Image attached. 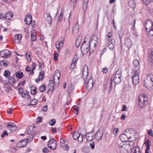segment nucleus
Masks as SVG:
<instances>
[{
	"label": "nucleus",
	"instance_id": "49",
	"mask_svg": "<svg viewBox=\"0 0 153 153\" xmlns=\"http://www.w3.org/2000/svg\"><path fill=\"white\" fill-rule=\"evenodd\" d=\"M62 10H61V12L59 15L58 20L59 21H61L63 19V12H62Z\"/></svg>",
	"mask_w": 153,
	"mask_h": 153
},
{
	"label": "nucleus",
	"instance_id": "35",
	"mask_svg": "<svg viewBox=\"0 0 153 153\" xmlns=\"http://www.w3.org/2000/svg\"><path fill=\"white\" fill-rule=\"evenodd\" d=\"M89 0H83V8L85 10L87 7V3Z\"/></svg>",
	"mask_w": 153,
	"mask_h": 153
},
{
	"label": "nucleus",
	"instance_id": "45",
	"mask_svg": "<svg viewBox=\"0 0 153 153\" xmlns=\"http://www.w3.org/2000/svg\"><path fill=\"white\" fill-rule=\"evenodd\" d=\"M100 101L95 102H94V106L96 108H98L100 105Z\"/></svg>",
	"mask_w": 153,
	"mask_h": 153
},
{
	"label": "nucleus",
	"instance_id": "59",
	"mask_svg": "<svg viewBox=\"0 0 153 153\" xmlns=\"http://www.w3.org/2000/svg\"><path fill=\"white\" fill-rule=\"evenodd\" d=\"M108 47L109 49L112 50L114 48V45L112 43H111L109 45Z\"/></svg>",
	"mask_w": 153,
	"mask_h": 153
},
{
	"label": "nucleus",
	"instance_id": "48",
	"mask_svg": "<svg viewBox=\"0 0 153 153\" xmlns=\"http://www.w3.org/2000/svg\"><path fill=\"white\" fill-rule=\"evenodd\" d=\"M48 109V107L47 105H45L42 107L41 108V110L42 111L46 112Z\"/></svg>",
	"mask_w": 153,
	"mask_h": 153
},
{
	"label": "nucleus",
	"instance_id": "8",
	"mask_svg": "<svg viewBox=\"0 0 153 153\" xmlns=\"http://www.w3.org/2000/svg\"><path fill=\"white\" fill-rule=\"evenodd\" d=\"M48 146L49 148L54 150L56 147V142L54 139H51L48 142Z\"/></svg>",
	"mask_w": 153,
	"mask_h": 153
},
{
	"label": "nucleus",
	"instance_id": "38",
	"mask_svg": "<svg viewBox=\"0 0 153 153\" xmlns=\"http://www.w3.org/2000/svg\"><path fill=\"white\" fill-rule=\"evenodd\" d=\"M133 153H141L140 152V148L137 146L133 148Z\"/></svg>",
	"mask_w": 153,
	"mask_h": 153
},
{
	"label": "nucleus",
	"instance_id": "57",
	"mask_svg": "<svg viewBox=\"0 0 153 153\" xmlns=\"http://www.w3.org/2000/svg\"><path fill=\"white\" fill-rule=\"evenodd\" d=\"M54 59L55 61L57 60V57L58 56V54L57 53H55L53 54Z\"/></svg>",
	"mask_w": 153,
	"mask_h": 153
},
{
	"label": "nucleus",
	"instance_id": "14",
	"mask_svg": "<svg viewBox=\"0 0 153 153\" xmlns=\"http://www.w3.org/2000/svg\"><path fill=\"white\" fill-rule=\"evenodd\" d=\"M145 144L146 146V148L145 151V153H149V151H150V147L151 146V141L150 140L148 139L145 142Z\"/></svg>",
	"mask_w": 153,
	"mask_h": 153
},
{
	"label": "nucleus",
	"instance_id": "12",
	"mask_svg": "<svg viewBox=\"0 0 153 153\" xmlns=\"http://www.w3.org/2000/svg\"><path fill=\"white\" fill-rule=\"evenodd\" d=\"M7 127L8 129L10 131H14L17 129V127L15 124L12 122H9L8 123Z\"/></svg>",
	"mask_w": 153,
	"mask_h": 153
},
{
	"label": "nucleus",
	"instance_id": "19",
	"mask_svg": "<svg viewBox=\"0 0 153 153\" xmlns=\"http://www.w3.org/2000/svg\"><path fill=\"white\" fill-rule=\"evenodd\" d=\"M60 76V71L58 70H57L55 71L54 72V75L53 77V79L54 80L55 79H57L58 81L59 80V77Z\"/></svg>",
	"mask_w": 153,
	"mask_h": 153
},
{
	"label": "nucleus",
	"instance_id": "39",
	"mask_svg": "<svg viewBox=\"0 0 153 153\" xmlns=\"http://www.w3.org/2000/svg\"><path fill=\"white\" fill-rule=\"evenodd\" d=\"M38 102V100L36 99H33L30 100V105H36Z\"/></svg>",
	"mask_w": 153,
	"mask_h": 153
},
{
	"label": "nucleus",
	"instance_id": "1",
	"mask_svg": "<svg viewBox=\"0 0 153 153\" xmlns=\"http://www.w3.org/2000/svg\"><path fill=\"white\" fill-rule=\"evenodd\" d=\"M88 74V69L87 65L84 66L82 71V78L84 81L86 89L89 91L91 90L93 86V81L91 77L89 79L88 81L86 83V80Z\"/></svg>",
	"mask_w": 153,
	"mask_h": 153
},
{
	"label": "nucleus",
	"instance_id": "42",
	"mask_svg": "<svg viewBox=\"0 0 153 153\" xmlns=\"http://www.w3.org/2000/svg\"><path fill=\"white\" fill-rule=\"evenodd\" d=\"M16 76L18 78L20 79L22 78L23 76V73L20 71H18L16 73Z\"/></svg>",
	"mask_w": 153,
	"mask_h": 153
},
{
	"label": "nucleus",
	"instance_id": "40",
	"mask_svg": "<svg viewBox=\"0 0 153 153\" xmlns=\"http://www.w3.org/2000/svg\"><path fill=\"white\" fill-rule=\"evenodd\" d=\"M44 73V71H42L39 73V78L40 79L42 80L43 79Z\"/></svg>",
	"mask_w": 153,
	"mask_h": 153
},
{
	"label": "nucleus",
	"instance_id": "36",
	"mask_svg": "<svg viewBox=\"0 0 153 153\" xmlns=\"http://www.w3.org/2000/svg\"><path fill=\"white\" fill-rule=\"evenodd\" d=\"M8 78L9 79L8 82L10 85H12L14 83L15 79L14 78L10 76Z\"/></svg>",
	"mask_w": 153,
	"mask_h": 153
},
{
	"label": "nucleus",
	"instance_id": "16",
	"mask_svg": "<svg viewBox=\"0 0 153 153\" xmlns=\"http://www.w3.org/2000/svg\"><path fill=\"white\" fill-rule=\"evenodd\" d=\"M27 142L25 140H22L17 143V146L18 147L22 148L25 146L27 144Z\"/></svg>",
	"mask_w": 153,
	"mask_h": 153
},
{
	"label": "nucleus",
	"instance_id": "26",
	"mask_svg": "<svg viewBox=\"0 0 153 153\" xmlns=\"http://www.w3.org/2000/svg\"><path fill=\"white\" fill-rule=\"evenodd\" d=\"M82 37L80 36L78 37L75 43V45L76 47H78L79 45L81 44L82 42Z\"/></svg>",
	"mask_w": 153,
	"mask_h": 153
},
{
	"label": "nucleus",
	"instance_id": "55",
	"mask_svg": "<svg viewBox=\"0 0 153 153\" xmlns=\"http://www.w3.org/2000/svg\"><path fill=\"white\" fill-rule=\"evenodd\" d=\"M42 152L44 153H48L49 152V150L47 148L45 147L43 149Z\"/></svg>",
	"mask_w": 153,
	"mask_h": 153
},
{
	"label": "nucleus",
	"instance_id": "15",
	"mask_svg": "<svg viewBox=\"0 0 153 153\" xmlns=\"http://www.w3.org/2000/svg\"><path fill=\"white\" fill-rule=\"evenodd\" d=\"M32 16L30 14H27L25 18V21L26 24L29 25L32 22Z\"/></svg>",
	"mask_w": 153,
	"mask_h": 153
},
{
	"label": "nucleus",
	"instance_id": "64",
	"mask_svg": "<svg viewBox=\"0 0 153 153\" xmlns=\"http://www.w3.org/2000/svg\"><path fill=\"white\" fill-rule=\"evenodd\" d=\"M65 54H68L70 53V50L68 48H67L65 51Z\"/></svg>",
	"mask_w": 153,
	"mask_h": 153
},
{
	"label": "nucleus",
	"instance_id": "17",
	"mask_svg": "<svg viewBox=\"0 0 153 153\" xmlns=\"http://www.w3.org/2000/svg\"><path fill=\"white\" fill-rule=\"evenodd\" d=\"M103 135V133L102 131H98L96 134L95 135V138L97 140H99L101 139Z\"/></svg>",
	"mask_w": 153,
	"mask_h": 153
},
{
	"label": "nucleus",
	"instance_id": "25",
	"mask_svg": "<svg viewBox=\"0 0 153 153\" xmlns=\"http://www.w3.org/2000/svg\"><path fill=\"white\" fill-rule=\"evenodd\" d=\"M36 32L34 30H33L31 31V40L32 41H35L36 39Z\"/></svg>",
	"mask_w": 153,
	"mask_h": 153
},
{
	"label": "nucleus",
	"instance_id": "51",
	"mask_svg": "<svg viewBox=\"0 0 153 153\" xmlns=\"http://www.w3.org/2000/svg\"><path fill=\"white\" fill-rule=\"evenodd\" d=\"M133 63L135 67H137L139 64V62L137 60H135L133 61Z\"/></svg>",
	"mask_w": 153,
	"mask_h": 153
},
{
	"label": "nucleus",
	"instance_id": "23",
	"mask_svg": "<svg viewBox=\"0 0 153 153\" xmlns=\"http://www.w3.org/2000/svg\"><path fill=\"white\" fill-rule=\"evenodd\" d=\"M46 20L47 21L48 23L51 25L52 22V19L51 15L49 13H47L46 14Z\"/></svg>",
	"mask_w": 153,
	"mask_h": 153
},
{
	"label": "nucleus",
	"instance_id": "7",
	"mask_svg": "<svg viewBox=\"0 0 153 153\" xmlns=\"http://www.w3.org/2000/svg\"><path fill=\"white\" fill-rule=\"evenodd\" d=\"M64 42V40L62 37H61L59 38V40L57 41L55 43V46L57 51L59 52L60 50V48L63 46Z\"/></svg>",
	"mask_w": 153,
	"mask_h": 153
},
{
	"label": "nucleus",
	"instance_id": "30",
	"mask_svg": "<svg viewBox=\"0 0 153 153\" xmlns=\"http://www.w3.org/2000/svg\"><path fill=\"white\" fill-rule=\"evenodd\" d=\"M35 128V126H30L27 128V133L30 134H32V133L33 131V128Z\"/></svg>",
	"mask_w": 153,
	"mask_h": 153
},
{
	"label": "nucleus",
	"instance_id": "31",
	"mask_svg": "<svg viewBox=\"0 0 153 153\" xmlns=\"http://www.w3.org/2000/svg\"><path fill=\"white\" fill-rule=\"evenodd\" d=\"M119 147L120 149V153H127V150L124 148L123 146H119Z\"/></svg>",
	"mask_w": 153,
	"mask_h": 153
},
{
	"label": "nucleus",
	"instance_id": "60",
	"mask_svg": "<svg viewBox=\"0 0 153 153\" xmlns=\"http://www.w3.org/2000/svg\"><path fill=\"white\" fill-rule=\"evenodd\" d=\"M144 4L147 5L150 2V0H142Z\"/></svg>",
	"mask_w": 153,
	"mask_h": 153
},
{
	"label": "nucleus",
	"instance_id": "18",
	"mask_svg": "<svg viewBox=\"0 0 153 153\" xmlns=\"http://www.w3.org/2000/svg\"><path fill=\"white\" fill-rule=\"evenodd\" d=\"M140 72V69L138 68L137 69H134L131 73V76L132 77L136 76H139V75Z\"/></svg>",
	"mask_w": 153,
	"mask_h": 153
},
{
	"label": "nucleus",
	"instance_id": "56",
	"mask_svg": "<svg viewBox=\"0 0 153 153\" xmlns=\"http://www.w3.org/2000/svg\"><path fill=\"white\" fill-rule=\"evenodd\" d=\"M148 134L150 136L153 137V132L152 130L150 129L148 131Z\"/></svg>",
	"mask_w": 153,
	"mask_h": 153
},
{
	"label": "nucleus",
	"instance_id": "9",
	"mask_svg": "<svg viewBox=\"0 0 153 153\" xmlns=\"http://www.w3.org/2000/svg\"><path fill=\"white\" fill-rule=\"evenodd\" d=\"M90 47H91V46H90L89 44L88 45L83 44L81 46V51L84 54L88 53L89 50V52L91 53V51L90 50V49H89Z\"/></svg>",
	"mask_w": 153,
	"mask_h": 153
},
{
	"label": "nucleus",
	"instance_id": "34",
	"mask_svg": "<svg viewBox=\"0 0 153 153\" xmlns=\"http://www.w3.org/2000/svg\"><path fill=\"white\" fill-rule=\"evenodd\" d=\"M10 71L6 70L4 72L3 75L6 78H8L10 76Z\"/></svg>",
	"mask_w": 153,
	"mask_h": 153
},
{
	"label": "nucleus",
	"instance_id": "28",
	"mask_svg": "<svg viewBox=\"0 0 153 153\" xmlns=\"http://www.w3.org/2000/svg\"><path fill=\"white\" fill-rule=\"evenodd\" d=\"M30 88L31 94L33 95H35L36 93V87L33 85H31Z\"/></svg>",
	"mask_w": 153,
	"mask_h": 153
},
{
	"label": "nucleus",
	"instance_id": "11",
	"mask_svg": "<svg viewBox=\"0 0 153 153\" xmlns=\"http://www.w3.org/2000/svg\"><path fill=\"white\" fill-rule=\"evenodd\" d=\"M36 66V64L33 62L31 65V67L27 66L25 68V70L27 72H29L30 74H33L34 73L33 71L35 69Z\"/></svg>",
	"mask_w": 153,
	"mask_h": 153
},
{
	"label": "nucleus",
	"instance_id": "50",
	"mask_svg": "<svg viewBox=\"0 0 153 153\" xmlns=\"http://www.w3.org/2000/svg\"><path fill=\"white\" fill-rule=\"evenodd\" d=\"M79 143H81L83 140V138L82 135H80L79 137L77 139Z\"/></svg>",
	"mask_w": 153,
	"mask_h": 153
},
{
	"label": "nucleus",
	"instance_id": "37",
	"mask_svg": "<svg viewBox=\"0 0 153 153\" xmlns=\"http://www.w3.org/2000/svg\"><path fill=\"white\" fill-rule=\"evenodd\" d=\"M80 135L78 132H74L73 134V137L74 139L77 140Z\"/></svg>",
	"mask_w": 153,
	"mask_h": 153
},
{
	"label": "nucleus",
	"instance_id": "20",
	"mask_svg": "<svg viewBox=\"0 0 153 153\" xmlns=\"http://www.w3.org/2000/svg\"><path fill=\"white\" fill-rule=\"evenodd\" d=\"M125 45L128 48H130L131 47L132 45L131 40L129 39H126L125 40Z\"/></svg>",
	"mask_w": 153,
	"mask_h": 153
},
{
	"label": "nucleus",
	"instance_id": "33",
	"mask_svg": "<svg viewBox=\"0 0 153 153\" xmlns=\"http://www.w3.org/2000/svg\"><path fill=\"white\" fill-rule=\"evenodd\" d=\"M55 80L53 79L52 80H51L49 83V85L51 87V88L53 89L55 85Z\"/></svg>",
	"mask_w": 153,
	"mask_h": 153
},
{
	"label": "nucleus",
	"instance_id": "58",
	"mask_svg": "<svg viewBox=\"0 0 153 153\" xmlns=\"http://www.w3.org/2000/svg\"><path fill=\"white\" fill-rule=\"evenodd\" d=\"M8 133H7V132L6 131H4L3 133V134H2L1 135V137H4L5 135H6L7 136L8 135Z\"/></svg>",
	"mask_w": 153,
	"mask_h": 153
},
{
	"label": "nucleus",
	"instance_id": "43",
	"mask_svg": "<svg viewBox=\"0 0 153 153\" xmlns=\"http://www.w3.org/2000/svg\"><path fill=\"white\" fill-rule=\"evenodd\" d=\"M149 60L153 63V50L152 51V52L149 55Z\"/></svg>",
	"mask_w": 153,
	"mask_h": 153
},
{
	"label": "nucleus",
	"instance_id": "52",
	"mask_svg": "<svg viewBox=\"0 0 153 153\" xmlns=\"http://www.w3.org/2000/svg\"><path fill=\"white\" fill-rule=\"evenodd\" d=\"M118 129L116 128H114L113 129V133L114 135H117L118 132Z\"/></svg>",
	"mask_w": 153,
	"mask_h": 153
},
{
	"label": "nucleus",
	"instance_id": "6",
	"mask_svg": "<svg viewBox=\"0 0 153 153\" xmlns=\"http://www.w3.org/2000/svg\"><path fill=\"white\" fill-rule=\"evenodd\" d=\"M98 44V37L97 35L94 34L91 37V39L89 45L91 46V50L92 51H94Z\"/></svg>",
	"mask_w": 153,
	"mask_h": 153
},
{
	"label": "nucleus",
	"instance_id": "46",
	"mask_svg": "<svg viewBox=\"0 0 153 153\" xmlns=\"http://www.w3.org/2000/svg\"><path fill=\"white\" fill-rule=\"evenodd\" d=\"M77 60L75 59H73L71 66V67L74 68L76 64Z\"/></svg>",
	"mask_w": 153,
	"mask_h": 153
},
{
	"label": "nucleus",
	"instance_id": "44",
	"mask_svg": "<svg viewBox=\"0 0 153 153\" xmlns=\"http://www.w3.org/2000/svg\"><path fill=\"white\" fill-rule=\"evenodd\" d=\"M21 34H16L14 36V39L15 40L19 39L22 37Z\"/></svg>",
	"mask_w": 153,
	"mask_h": 153
},
{
	"label": "nucleus",
	"instance_id": "24",
	"mask_svg": "<svg viewBox=\"0 0 153 153\" xmlns=\"http://www.w3.org/2000/svg\"><path fill=\"white\" fill-rule=\"evenodd\" d=\"M13 16L12 13L11 11H9L5 14V18L7 20L10 19Z\"/></svg>",
	"mask_w": 153,
	"mask_h": 153
},
{
	"label": "nucleus",
	"instance_id": "53",
	"mask_svg": "<svg viewBox=\"0 0 153 153\" xmlns=\"http://www.w3.org/2000/svg\"><path fill=\"white\" fill-rule=\"evenodd\" d=\"M90 146L91 148L92 149H94V147H95V143H94V142H91L90 143Z\"/></svg>",
	"mask_w": 153,
	"mask_h": 153
},
{
	"label": "nucleus",
	"instance_id": "3",
	"mask_svg": "<svg viewBox=\"0 0 153 153\" xmlns=\"http://www.w3.org/2000/svg\"><path fill=\"white\" fill-rule=\"evenodd\" d=\"M148 98L145 94H142L138 97V103L139 107L142 108L146 106L148 103Z\"/></svg>",
	"mask_w": 153,
	"mask_h": 153
},
{
	"label": "nucleus",
	"instance_id": "32",
	"mask_svg": "<svg viewBox=\"0 0 153 153\" xmlns=\"http://www.w3.org/2000/svg\"><path fill=\"white\" fill-rule=\"evenodd\" d=\"M79 25L77 23H76L74 25L73 28V31L76 32L79 29Z\"/></svg>",
	"mask_w": 153,
	"mask_h": 153
},
{
	"label": "nucleus",
	"instance_id": "10",
	"mask_svg": "<svg viewBox=\"0 0 153 153\" xmlns=\"http://www.w3.org/2000/svg\"><path fill=\"white\" fill-rule=\"evenodd\" d=\"M11 53L8 50L5 49L0 52V55L2 57L7 58L11 55Z\"/></svg>",
	"mask_w": 153,
	"mask_h": 153
},
{
	"label": "nucleus",
	"instance_id": "27",
	"mask_svg": "<svg viewBox=\"0 0 153 153\" xmlns=\"http://www.w3.org/2000/svg\"><path fill=\"white\" fill-rule=\"evenodd\" d=\"M73 89V86L72 83L69 84L67 87V92L68 94L71 93Z\"/></svg>",
	"mask_w": 153,
	"mask_h": 153
},
{
	"label": "nucleus",
	"instance_id": "41",
	"mask_svg": "<svg viewBox=\"0 0 153 153\" xmlns=\"http://www.w3.org/2000/svg\"><path fill=\"white\" fill-rule=\"evenodd\" d=\"M46 87L45 85H42L39 87V90L41 92H44L45 90Z\"/></svg>",
	"mask_w": 153,
	"mask_h": 153
},
{
	"label": "nucleus",
	"instance_id": "22",
	"mask_svg": "<svg viewBox=\"0 0 153 153\" xmlns=\"http://www.w3.org/2000/svg\"><path fill=\"white\" fill-rule=\"evenodd\" d=\"M120 139L123 142H126L128 140L126 134H123L120 135Z\"/></svg>",
	"mask_w": 153,
	"mask_h": 153
},
{
	"label": "nucleus",
	"instance_id": "47",
	"mask_svg": "<svg viewBox=\"0 0 153 153\" xmlns=\"http://www.w3.org/2000/svg\"><path fill=\"white\" fill-rule=\"evenodd\" d=\"M56 123V120L55 119H52L49 122V124L51 126H53Z\"/></svg>",
	"mask_w": 153,
	"mask_h": 153
},
{
	"label": "nucleus",
	"instance_id": "63",
	"mask_svg": "<svg viewBox=\"0 0 153 153\" xmlns=\"http://www.w3.org/2000/svg\"><path fill=\"white\" fill-rule=\"evenodd\" d=\"M2 64L4 65L5 66H6L7 65V62H5L4 61L1 62H0V65H2Z\"/></svg>",
	"mask_w": 153,
	"mask_h": 153
},
{
	"label": "nucleus",
	"instance_id": "61",
	"mask_svg": "<svg viewBox=\"0 0 153 153\" xmlns=\"http://www.w3.org/2000/svg\"><path fill=\"white\" fill-rule=\"evenodd\" d=\"M112 36V33L111 32H109L106 35V36L109 39Z\"/></svg>",
	"mask_w": 153,
	"mask_h": 153
},
{
	"label": "nucleus",
	"instance_id": "29",
	"mask_svg": "<svg viewBox=\"0 0 153 153\" xmlns=\"http://www.w3.org/2000/svg\"><path fill=\"white\" fill-rule=\"evenodd\" d=\"M129 5L132 8H134L135 7V4L133 0H130L128 2Z\"/></svg>",
	"mask_w": 153,
	"mask_h": 153
},
{
	"label": "nucleus",
	"instance_id": "13",
	"mask_svg": "<svg viewBox=\"0 0 153 153\" xmlns=\"http://www.w3.org/2000/svg\"><path fill=\"white\" fill-rule=\"evenodd\" d=\"M86 138L89 141L92 140L95 138L94 134L92 132L88 133L86 135Z\"/></svg>",
	"mask_w": 153,
	"mask_h": 153
},
{
	"label": "nucleus",
	"instance_id": "62",
	"mask_svg": "<svg viewBox=\"0 0 153 153\" xmlns=\"http://www.w3.org/2000/svg\"><path fill=\"white\" fill-rule=\"evenodd\" d=\"M102 71L103 73H106L108 71V69L106 68H104L102 69Z\"/></svg>",
	"mask_w": 153,
	"mask_h": 153
},
{
	"label": "nucleus",
	"instance_id": "4",
	"mask_svg": "<svg viewBox=\"0 0 153 153\" xmlns=\"http://www.w3.org/2000/svg\"><path fill=\"white\" fill-rule=\"evenodd\" d=\"M122 70L121 68H119L116 71L115 74L112 77L115 84H118L121 82Z\"/></svg>",
	"mask_w": 153,
	"mask_h": 153
},
{
	"label": "nucleus",
	"instance_id": "21",
	"mask_svg": "<svg viewBox=\"0 0 153 153\" xmlns=\"http://www.w3.org/2000/svg\"><path fill=\"white\" fill-rule=\"evenodd\" d=\"M132 81L134 84L136 85L139 82V76H136L135 77H132Z\"/></svg>",
	"mask_w": 153,
	"mask_h": 153
},
{
	"label": "nucleus",
	"instance_id": "2",
	"mask_svg": "<svg viewBox=\"0 0 153 153\" xmlns=\"http://www.w3.org/2000/svg\"><path fill=\"white\" fill-rule=\"evenodd\" d=\"M145 27L146 32L149 36H153V23L150 20H147L145 22Z\"/></svg>",
	"mask_w": 153,
	"mask_h": 153
},
{
	"label": "nucleus",
	"instance_id": "54",
	"mask_svg": "<svg viewBox=\"0 0 153 153\" xmlns=\"http://www.w3.org/2000/svg\"><path fill=\"white\" fill-rule=\"evenodd\" d=\"M26 57L28 61H30L31 60V57L30 54H28V53L26 54Z\"/></svg>",
	"mask_w": 153,
	"mask_h": 153
},
{
	"label": "nucleus",
	"instance_id": "5",
	"mask_svg": "<svg viewBox=\"0 0 153 153\" xmlns=\"http://www.w3.org/2000/svg\"><path fill=\"white\" fill-rule=\"evenodd\" d=\"M153 76L151 74L148 75L144 80V86L148 89L150 88L152 86L153 80L152 79Z\"/></svg>",
	"mask_w": 153,
	"mask_h": 153
}]
</instances>
